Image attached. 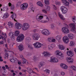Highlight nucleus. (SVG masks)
Returning a JSON list of instances; mask_svg holds the SVG:
<instances>
[{
    "label": "nucleus",
    "instance_id": "nucleus-1",
    "mask_svg": "<svg viewBox=\"0 0 76 76\" xmlns=\"http://www.w3.org/2000/svg\"><path fill=\"white\" fill-rule=\"evenodd\" d=\"M55 54L57 56H60V57L59 56L57 57L52 56L50 57V60L49 61H50V62H51L52 63H53V62L54 63H58V59L62 60V58L64 57L63 53H62L61 51L59 50H56L55 52Z\"/></svg>",
    "mask_w": 76,
    "mask_h": 76
},
{
    "label": "nucleus",
    "instance_id": "nucleus-2",
    "mask_svg": "<svg viewBox=\"0 0 76 76\" xmlns=\"http://www.w3.org/2000/svg\"><path fill=\"white\" fill-rule=\"evenodd\" d=\"M15 26L17 29H20L22 28L23 31H26L29 28V24L27 23H25L23 24L22 26V24L17 22L15 23Z\"/></svg>",
    "mask_w": 76,
    "mask_h": 76
},
{
    "label": "nucleus",
    "instance_id": "nucleus-3",
    "mask_svg": "<svg viewBox=\"0 0 76 76\" xmlns=\"http://www.w3.org/2000/svg\"><path fill=\"white\" fill-rule=\"evenodd\" d=\"M64 25L66 27H63L61 29V31L64 34H68L70 32L69 29L67 28H69V26L66 23H64Z\"/></svg>",
    "mask_w": 76,
    "mask_h": 76
},
{
    "label": "nucleus",
    "instance_id": "nucleus-4",
    "mask_svg": "<svg viewBox=\"0 0 76 76\" xmlns=\"http://www.w3.org/2000/svg\"><path fill=\"white\" fill-rule=\"evenodd\" d=\"M24 35L22 34H20L18 36L16 39V41L18 42H22L24 39Z\"/></svg>",
    "mask_w": 76,
    "mask_h": 76
},
{
    "label": "nucleus",
    "instance_id": "nucleus-5",
    "mask_svg": "<svg viewBox=\"0 0 76 76\" xmlns=\"http://www.w3.org/2000/svg\"><path fill=\"white\" fill-rule=\"evenodd\" d=\"M69 26L71 28L70 30L71 32H73L74 33H76V25L74 23H71L69 25Z\"/></svg>",
    "mask_w": 76,
    "mask_h": 76
},
{
    "label": "nucleus",
    "instance_id": "nucleus-6",
    "mask_svg": "<svg viewBox=\"0 0 76 76\" xmlns=\"http://www.w3.org/2000/svg\"><path fill=\"white\" fill-rule=\"evenodd\" d=\"M43 16L40 15L39 14L37 15L36 16V19L38 21L40 22H42V23H46L45 20H41V19H43Z\"/></svg>",
    "mask_w": 76,
    "mask_h": 76
},
{
    "label": "nucleus",
    "instance_id": "nucleus-7",
    "mask_svg": "<svg viewBox=\"0 0 76 76\" xmlns=\"http://www.w3.org/2000/svg\"><path fill=\"white\" fill-rule=\"evenodd\" d=\"M41 33L43 35L46 36H48L51 34L50 31L48 30L47 29H44L42 30L41 31Z\"/></svg>",
    "mask_w": 76,
    "mask_h": 76
},
{
    "label": "nucleus",
    "instance_id": "nucleus-8",
    "mask_svg": "<svg viewBox=\"0 0 76 76\" xmlns=\"http://www.w3.org/2000/svg\"><path fill=\"white\" fill-rule=\"evenodd\" d=\"M34 47L36 48H41L42 46H43V44L38 42H37L33 44Z\"/></svg>",
    "mask_w": 76,
    "mask_h": 76
},
{
    "label": "nucleus",
    "instance_id": "nucleus-9",
    "mask_svg": "<svg viewBox=\"0 0 76 76\" xmlns=\"http://www.w3.org/2000/svg\"><path fill=\"white\" fill-rule=\"evenodd\" d=\"M20 7L21 10H26L28 7V4L27 3H24L20 6Z\"/></svg>",
    "mask_w": 76,
    "mask_h": 76
},
{
    "label": "nucleus",
    "instance_id": "nucleus-10",
    "mask_svg": "<svg viewBox=\"0 0 76 76\" xmlns=\"http://www.w3.org/2000/svg\"><path fill=\"white\" fill-rule=\"evenodd\" d=\"M32 37L34 40L37 41L40 38V36L38 33H34L33 34Z\"/></svg>",
    "mask_w": 76,
    "mask_h": 76
},
{
    "label": "nucleus",
    "instance_id": "nucleus-11",
    "mask_svg": "<svg viewBox=\"0 0 76 76\" xmlns=\"http://www.w3.org/2000/svg\"><path fill=\"white\" fill-rule=\"evenodd\" d=\"M62 40L65 44H67L69 42V39L67 36H64L63 37Z\"/></svg>",
    "mask_w": 76,
    "mask_h": 76
},
{
    "label": "nucleus",
    "instance_id": "nucleus-12",
    "mask_svg": "<svg viewBox=\"0 0 76 76\" xmlns=\"http://www.w3.org/2000/svg\"><path fill=\"white\" fill-rule=\"evenodd\" d=\"M56 48V45L54 43H52L48 46V49L49 50H52L53 48Z\"/></svg>",
    "mask_w": 76,
    "mask_h": 76
},
{
    "label": "nucleus",
    "instance_id": "nucleus-13",
    "mask_svg": "<svg viewBox=\"0 0 76 76\" xmlns=\"http://www.w3.org/2000/svg\"><path fill=\"white\" fill-rule=\"evenodd\" d=\"M60 9L63 14L67 13L68 10L67 8L64 6H61L60 7Z\"/></svg>",
    "mask_w": 76,
    "mask_h": 76
},
{
    "label": "nucleus",
    "instance_id": "nucleus-14",
    "mask_svg": "<svg viewBox=\"0 0 76 76\" xmlns=\"http://www.w3.org/2000/svg\"><path fill=\"white\" fill-rule=\"evenodd\" d=\"M47 40L49 42H55L56 41V40L53 37H49L47 38Z\"/></svg>",
    "mask_w": 76,
    "mask_h": 76
},
{
    "label": "nucleus",
    "instance_id": "nucleus-15",
    "mask_svg": "<svg viewBox=\"0 0 76 76\" xmlns=\"http://www.w3.org/2000/svg\"><path fill=\"white\" fill-rule=\"evenodd\" d=\"M42 54L45 57H47V56H51V54L50 53L47 51L44 52L42 53Z\"/></svg>",
    "mask_w": 76,
    "mask_h": 76
},
{
    "label": "nucleus",
    "instance_id": "nucleus-16",
    "mask_svg": "<svg viewBox=\"0 0 76 76\" xmlns=\"http://www.w3.org/2000/svg\"><path fill=\"white\" fill-rule=\"evenodd\" d=\"M66 54L69 57H73L74 56V53L71 50H68L66 52Z\"/></svg>",
    "mask_w": 76,
    "mask_h": 76
},
{
    "label": "nucleus",
    "instance_id": "nucleus-17",
    "mask_svg": "<svg viewBox=\"0 0 76 76\" xmlns=\"http://www.w3.org/2000/svg\"><path fill=\"white\" fill-rule=\"evenodd\" d=\"M66 60L68 63H73L74 61L73 59L69 56L66 57Z\"/></svg>",
    "mask_w": 76,
    "mask_h": 76
},
{
    "label": "nucleus",
    "instance_id": "nucleus-18",
    "mask_svg": "<svg viewBox=\"0 0 76 76\" xmlns=\"http://www.w3.org/2000/svg\"><path fill=\"white\" fill-rule=\"evenodd\" d=\"M9 14L7 12H6L4 14V15L1 17V18L3 19H5L9 18Z\"/></svg>",
    "mask_w": 76,
    "mask_h": 76
},
{
    "label": "nucleus",
    "instance_id": "nucleus-19",
    "mask_svg": "<svg viewBox=\"0 0 76 76\" xmlns=\"http://www.w3.org/2000/svg\"><path fill=\"white\" fill-rule=\"evenodd\" d=\"M55 38L58 42H61V36L60 35H58Z\"/></svg>",
    "mask_w": 76,
    "mask_h": 76
},
{
    "label": "nucleus",
    "instance_id": "nucleus-20",
    "mask_svg": "<svg viewBox=\"0 0 76 76\" xmlns=\"http://www.w3.org/2000/svg\"><path fill=\"white\" fill-rule=\"evenodd\" d=\"M14 33L12 32H10L8 34V35L10 36V38H12V40H14L15 39V37L14 36Z\"/></svg>",
    "mask_w": 76,
    "mask_h": 76
},
{
    "label": "nucleus",
    "instance_id": "nucleus-21",
    "mask_svg": "<svg viewBox=\"0 0 76 76\" xmlns=\"http://www.w3.org/2000/svg\"><path fill=\"white\" fill-rule=\"evenodd\" d=\"M67 35L70 39H74V38H75V35L72 33L68 34Z\"/></svg>",
    "mask_w": 76,
    "mask_h": 76
},
{
    "label": "nucleus",
    "instance_id": "nucleus-22",
    "mask_svg": "<svg viewBox=\"0 0 76 76\" xmlns=\"http://www.w3.org/2000/svg\"><path fill=\"white\" fill-rule=\"evenodd\" d=\"M58 47L59 50H64L65 49V47L64 45L59 44L58 45Z\"/></svg>",
    "mask_w": 76,
    "mask_h": 76
},
{
    "label": "nucleus",
    "instance_id": "nucleus-23",
    "mask_svg": "<svg viewBox=\"0 0 76 76\" xmlns=\"http://www.w3.org/2000/svg\"><path fill=\"white\" fill-rule=\"evenodd\" d=\"M3 35H4V37L5 38H4V37H3ZM0 36L1 37H0V39H1V38H2V39H3V40H4V41H6V38H7V36L6 35V34H3V33H2V35H0Z\"/></svg>",
    "mask_w": 76,
    "mask_h": 76
},
{
    "label": "nucleus",
    "instance_id": "nucleus-24",
    "mask_svg": "<svg viewBox=\"0 0 76 76\" xmlns=\"http://www.w3.org/2000/svg\"><path fill=\"white\" fill-rule=\"evenodd\" d=\"M36 4L38 6H40V7H43L44 6V4H43L42 2L40 1H38Z\"/></svg>",
    "mask_w": 76,
    "mask_h": 76
},
{
    "label": "nucleus",
    "instance_id": "nucleus-25",
    "mask_svg": "<svg viewBox=\"0 0 76 76\" xmlns=\"http://www.w3.org/2000/svg\"><path fill=\"white\" fill-rule=\"evenodd\" d=\"M8 25L9 26V28H12L14 26V24L11 21H10L8 22Z\"/></svg>",
    "mask_w": 76,
    "mask_h": 76
},
{
    "label": "nucleus",
    "instance_id": "nucleus-26",
    "mask_svg": "<svg viewBox=\"0 0 76 76\" xmlns=\"http://www.w3.org/2000/svg\"><path fill=\"white\" fill-rule=\"evenodd\" d=\"M17 15L15 13H14L11 16V18H12V19H13L14 20H15V22H17V21L15 20V18H16Z\"/></svg>",
    "mask_w": 76,
    "mask_h": 76
},
{
    "label": "nucleus",
    "instance_id": "nucleus-27",
    "mask_svg": "<svg viewBox=\"0 0 76 76\" xmlns=\"http://www.w3.org/2000/svg\"><path fill=\"white\" fill-rule=\"evenodd\" d=\"M8 6L9 7H11L10 9L12 10H14L15 9V6L13 5H12V4L10 2L8 3Z\"/></svg>",
    "mask_w": 76,
    "mask_h": 76
},
{
    "label": "nucleus",
    "instance_id": "nucleus-28",
    "mask_svg": "<svg viewBox=\"0 0 76 76\" xmlns=\"http://www.w3.org/2000/svg\"><path fill=\"white\" fill-rule=\"evenodd\" d=\"M14 35L15 37H18L20 34V31L18 30H16L14 32Z\"/></svg>",
    "mask_w": 76,
    "mask_h": 76
},
{
    "label": "nucleus",
    "instance_id": "nucleus-29",
    "mask_svg": "<svg viewBox=\"0 0 76 76\" xmlns=\"http://www.w3.org/2000/svg\"><path fill=\"white\" fill-rule=\"evenodd\" d=\"M69 46L73 47L75 45V42L73 41H71L69 44Z\"/></svg>",
    "mask_w": 76,
    "mask_h": 76
},
{
    "label": "nucleus",
    "instance_id": "nucleus-30",
    "mask_svg": "<svg viewBox=\"0 0 76 76\" xmlns=\"http://www.w3.org/2000/svg\"><path fill=\"white\" fill-rule=\"evenodd\" d=\"M58 15L59 18H60L61 19H62V20H65V18H64V16H63V15H62L61 14L60 12H59L58 13Z\"/></svg>",
    "mask_w": 76,
    "mask_h": 76
},
{
    "label": "nucleus",
    "instance_id": "nucleus-31",
    "mask_svg": "<svg viewBox=\"0 0 76 76\" xmlns=\"http://www.w3.org/2000/svg\"><path fill=\"white\" fill-rule=\"evenodd\" d=\"M18 49L20 51H22L24 49V48L23 46V45H20L18 47Z\"/></svg>",
    "mask_w": 76,
    "mask_h": 76
},
{
    "label": "nucleus",
    "instance_id": "nucleus-32",
    "mask_svg": "<svg viewBox=\"0 0 76 76\" xmlns=\"http://www.w3.org/2000/svg\"><path fill=\"white\" fill-rule=\"evenodd\" d=\"M10 57H11V58H12V59H10V61L12 63H15L16 61L15 60V59H14V57L13 55H10Z\"/></svg>",
    "mask_w": 76,
    "mask_h": 76
},
{
    "label": "nucleus",
    "instance_id": "nucleus-33",
    "mask_svg": "<svg viewBox=\"0 0 76 76\" xmlns=\"http://www.w3.org/2000/svg\"><path fill=\"white\" fill-rule=\"evenodd\" d=\"M20 57L21 58H22L23 64H25V63H26V62L27 61H26V59H25V58H23V55H21Z\"/></svg>",
    "mask_w": 76,
    "mask_h": 76
},
{
    "label": "nucleus",
    "instance_id": "nucleus-34",
    "mask_svg": "<svg viewBox=\"0 0 76 76\" xmlns=\"http://www.w3.org/2000/svg\"><path fill=\"white\" fill-rule=\"evenodd\" d=\"M44 3L46 5H50V0H44Z\"/></svg>",
    "mask_w": 76,
    "mask_h": 76
},
{
    "label": "nucleus",
    "instance_id": "nucleus-35",
    "mask_svg": "<svg viewBox=\"0 0 76 76\" xmlns=\"http://www.w3.org/2000/svg\"><path fill=\"white\" fill-rule=\"evenodd\" d=\"M72 20L74 23L76 24V17L75 16L72 17Z\"/></svg>",
    "mask_w": 76,
    "mask_h": 76
},
{
    "label": "nucleus",
    "instance_id": "nucleus-36",
    "mask_svg": "<svg viewBox=\"0 0 76 76\" xmlns=\"http://www.w3.org/2000/svg\"><path fill=\"white\" fill-rule=\"evenodd\" d=\"M69 2L67 1H66L64 3V4L65 6H69Z\"/></svg>",
    "mask_w": 76,
    "mask_h": 76
},
{
    "label": "nucleus",
    "instance_id": "nucleus-37",
    "mask_svg": "<svg viewBox=\"0 0 76 76\" xmlns=\"http://www.w3.org/2000/svg\"><path fill=\"white\" fill-rule=\"evenodd\" d=\"M70 68L71 69H72V70H74V71H75V72H76V66H71Z\"/></svg>",
    "mask_w": 76,
    "mask_h": 76
},
{
    "label": "nucleus",
    "instance_id": "nucleus-38",
    "mask_svg": "<svg viewBox=\"0 0 76 76\" xmlns=\"http://www.w3.org/2000/svg\"><path fill=\"white\" fill-rule=\"evenodd\" d=\"M35 10V7L34 6L32 7H31L30 8H29V10H31V11H32L33 12Z\"/></svg>",
    "mask_w": 76,
    "mask_h": 76
},
{
    "label": "nucleus",
    "instance_id": "nucleus-39",
    "mask_svg": "<svg viewBox=\"0 0 76 76\" xmlns=\"http://www.w3.org/2000/svg\"><path fill=\"white\" fill-rule=\"evenodd\" d=\"M45 22L46 23H47V22H48L49 21V18H48V16H47V15H45Z\"/></svg>",
    "mask_w": 76,
    "mask_h": 76
},
{
    "label": "nucleus",
    "instance_id": "nucleus-40",
    "mask_svg": "<svg viewBox=\"0 0 76 76\" xmlns=\"http://www.w3.org/2000/svg\"><path fill=\"white\" fill-rule=\"evenodd\" d=\"M50 28L51 29H55V24H52L50 25Z\"/></svg>",
    "mask_w": 76,
    "mask_h": 76
},
{
    "label": "nucleus",
    "instance_id": "nucleus-41",
    "mask_svg": "<svg viewBox=\"0 0 76 76\" xmlns=\"http://www.w3.org/2000/svg\"><path fill=\"white\" fill-rule=\"evenodd\" d=\"M55 4L56 5H60L61 4V3L60 2V1H58L57 0L55 1Z\"/></svg>",
    "mask_w": 76,
    "mask_h": 76
},
{
    "label": "nucleus",
    "instance_id": "nucleus-42",
    "mask_svg": "<svg viewBox=\"0 0 76 76\" xmlns=\"http://www.w3.org/2000/svg\"><path fill=\"white\" fill-rule=\"evenodd\" d=\"M28 45V47L30 49H33V47H32V45L31 44H29L27 45Z\"/></svg>",
    "mask_w": 76,
    "mask_h": 76
},
{
    "label": "nucleus",
    "instance_id": "nucleus-43",
    "mask_svg": "<svg viewBox=\"0 0 76 76\" xmlns=\"http://www.w3.org/2000/svg\"><path fill=\"white\" fill-rule=\"evenodd\" d=\"M28 72H29V73H30V74H31L32 73H35V74H36L37 75H38V74H37V73H36V72H33V71H32V70H28Z\"/></svg>",
    "mask_w": 76,
    "mask_h": 76
},
{
    "label": "nucleus",
    "instance_id": "nucleus-44",
    "mask_svg": "<svg viewBox=\"0 0 76 76\" xmlns=\"http://www.w3.org/2000/svg\"><path fill=\"white\" fill-rule=\"evenodd\" d=\"M65 65V64L61 63L60 64V67H61V68H62V69H63Z\"/></svg>",
    "mask_w": 76,
    "mask_h": 76
},
{
    "label": "nucleus",
    "instance_id": "nucleus-45",
    "mask_svg": "<svg viewBox=\"0 0 76 76\" xmlns=\"http://www.w3.org/2000/svg\"><path fill=\"white\" fill-rule=\"evenodd\" d=\"M46 10L48 11H50V7L48 6H47L46 7Z\"/></svg>",
    "mask_w": 76,
    "mask_h": 76
},
{
    "label": "nucleus",
    "instance_id": "nucleus-46",
    "mask_svg": "<svg viewBox=\"0 0 76 76\" xmlns=\"http://www.w3.org/2000/svg\"><path fill=\"white\" fill-rule=\"evenodd\" d=\"M39 64H40V65H41L42 66H43L45 64V62H44V61H42L39 63Z\"/></svg>",
    "mask_w": 76,
    "mask_h": 76
},
{
    "label": "nucleus",
    "instance_id": "nucleus-47",
    "mask_svg": "<svg viewBox=\"0 0 76 76\" xmlns=\"http://www.w3.org/2000/svg\"><path fill=\"white\" fill-rule=\"evenodd\" d=\"M64 69H68V66L66 65V64H65V65H64V66L63 68Z\"/></svg>",
    "mask_w": 76,
    "mask_h": 76
},
{
    "label": "nucleus",
    "instance_id": "nucleus-48",
    "mask_svg": "<svg viewBox=\"0 0 76 76\" xmlns=\"http://www.w3.org/2000/svg\"><path fill=\"white\" fill-rule=\"evenodd\" d=\"M42 12H43V13H47V12L46 10H45V9L42 10Z\"/></svg>",
    "mask_w": 76,
    "mask_h": 76
},
{
    "label": "nucleus",
    "instance_id": "nucleus-49",
    "mask_svg": "<svg viewBox=\"0 0 76 76\" xmlns=\"http://www.w3.org/2000/svg\"><path fill=\"white\" fill-rule=\"evenodd\" d=\"M20 4H21V3H20V2H18L17 4V7H19V6H20Z\"/></svg>",
    "mask_w": 76,
    "mask_h": 76
},
{
    "label": "nucleus",
    "instance_id": "nucleus-50",
    "mask_svg": "<svg viewBox=\"0 0 76 76\" xmlns=\"http://www.w3.org/2000/svg\"><path fill=\"white\" fill-rule=\"evenodd\" d=\"M6 10V7H3L2 8H1V12H4V11H5Z\"/></svg>",
    "mask_w": 76,
    "mask_h": 76
},
{
    "label": "nucleus",
    "instance_id": "nucleus-51",
    "mask_svg": "<svg viewBox=\"0 0 76 76\" xmlns=\"http://www.w3.org/2000/svg\"><path fill=\"white\" fill-rule=\"evenodd\" d=\"M61 75L62 76H64L65 75V72H61Z\"/></svg>",
    "mask_w": 76,
    "mask_h": 76
},
{
    "label": "nucleus",
    "instance_id": "nucleus-52",
    "mask_svg": "<svg viewBox=\"0 0 76 76\" xmlns=\"http://www.w3.org/2000/svg\"><path fill=\"white\" fill-rule=\"evenodd\" d=\"M5 52L6 56L7 57L9 56V55H8V54L7 53H7V52H8V51H7V50H5Z\"/></svg>",
    "mask_w": 76,
    "mask_h": 76
},
{
    "label": "nucleus",
    "instance_id": "nucleus-53",
    "mask_svg": "<svg viewBox=\"0 0 76 76\" xmlns=\"http://www.w3.org/2000/svg\"><path fill=\"white\" fill-rule=\"evenodd\" d=\"M53 9H54V10H57V7L55 6V5H53Z\"/></svg>",
    "mask_w": 76,
    "mask_h": 76
},
{
    "label": "nucleus",
    "instance_id": "nucleus-54",
    "mask_svg": "<svg viewBox=\"0 0 76 76\" xmlns=\"http://www.w3.org/2000/svg\"><path fill=\"white\" fill-rule=\"evenodd\" d=\"M45 72L47 73H50V71L48 69H46L45 70Z\"/></svg>",
    "mask_w": 76,
    "mask_h": 76
},
{
    "label": "nucleus",
    "instance_id": "nucleus-55",
    "mask_svg": "<svg viewBox=\"0 0 76 76\" xmlns=\"http://www.w3.org/2000/svg\"><path fill=\"white\" fill-rule=\"evenodd\" d=\"M31 39V38L30 37H27L26 38V40L27 41H30V40Z\"/></svg>",
    "mask_w": 76,
    "mask_h": 76
},
{
    "label": "nucleus",
    "instance_id": "nucleus-56",
    "mask_svg": "<svg viewBox=\"0 0 76 76\" xmlns=\"http://www.w3.org/2000/svg\"><path fill=\"white\" fill-rule=\"evenodd\" d=\"M66 1V0H61V1L64 4Z\"/></svg>",
    "mask_w": 76,
    "mask_h": 76
},
{
    "label": "nucleus",
    "instance_id": "nucleus-57",
    "mask_svg": "<svg viewBox=\"0 0 76 76\" xmlns=\"http://www.w3.org/2000/svg\"><path fill=\"white\" fill-rule=\"evenodd\" d=\"M69 75L71 76H73V73L72 72H69Z\"/></svg>",
    "mask_w": 76,
    "mask_h": 76
},
{
    "label": "nucleus",
    "instance_id": "nucleus-58",
    "mask_svg": "<svg viewBox=\"0 0 76 76\" xmlns=\"http://www.w3.org/2000/svg\"><path fill=\"white\" fill-rule=\"evenodd\" d=\"M42 66L40 64H39L38 65V67L39 68H41Z\"/></svg>",
    "mask_w": 76,
    "mask_h": 76
},
{
    "label": "nucleus",
    "instance_id": "nucleus-59",
    "mask_svg": "<svg viewBox=\"0 0 76 76\" xmlns=\"http://www.w3.org/2000/svg\"><path fill=\"white\" fill-rule=\"evenodd\" d=\"M68 1L70 2V3H73V1H72V0H68Z\"/></svg>",
    "mask_w": 76,
    "mask_h": 76
},
{
    "label": "nucleus",
    "instance_id": "nucleus-60",
    "mask_svg": "<svg viewBox=\"0 0 76 76\" xmlns=\"http://www.w3.org/2000/svg\"><path fill=\"white\" fill-rule=\"evenodd\" d=\"M4 42L3 41H0V45L1 44H3Z\"/></svg>",
    "mask_w": 76,
    "mask_h": 76
},
{
    "label": "nucleus",
    "instance_id": "nucleus-61",
    "mask_svg": "<svg viewBox=\"0 0 76 76\" xmlns=\"http://www.w3.org/2000/svg\"><path fill=\"white\" fill-rule=\"evenodd\" d=\"M2 57L1 56H0V61H3V59H2Z\"/></svg>",
    "mask_w": 76,
    "mask_h": 76
},
{
    "label": "nucleus",
    "instance_id": "nucleus-62",
    "mask_svg": "<svg viewBox=\"0 0 76 76\" xmlns=\"http://www.w3.org/2000/svg\"><path fill=\"white\" fill-rule=\"evenodd\" d=\"M5 48H7V49L8 48H7V44H6L5 45Z\"/></svg>",
    "mask_w": 76,
    "mask_h": 76
},
{
    "label": "nucleus",
    "instance_id": "nucleus-63",
    "mask_svg": "<svg viewBox=\"0 0 76 76\" xmlns=\"http://www.w3.org/2000/svg\"><path fill=\"white\" fill-rule=\"evenodd\" d=\"M58 25L60 26V25H61V23L60 22H59V23H58Z\"/></svg>",
    "mask_w": 76,
    "mask_h": 76
},
{
    "label": "nucleus",
    "instance_id": "nucleus-64",
    "mask_svg": "<svg viewBox=\"0 0 76 76\" xmlns=\"http://www.w3.org/2000/svg\"><path fill=\"white\" fill-rule=\"evenodd\" d=\"M5 67H6L7 69H9V68H8V66L5 65Z\"/></svg>",
    "mask_w": 76,
    "mask_h": 76
}]
</instances>
